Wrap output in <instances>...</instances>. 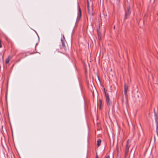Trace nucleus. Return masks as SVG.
Returning a JSON list of instances; mask_svg holds the SVG:
<instances>
[{
  "label": "nucleus",
  "mask_w": 158,
  "mask_h": 158,
  "mask_svg": "<svg viewBox=\"0 0 158 158\" xmlns=\"http://www.w3.org/2000/svg\"><path fill=\"white\" fill-rule=\"evenodd\" d=\"M87 1L88 13L90 15L93 16V13L91 0H90V1L89 0H87Z\"/></svg>",
  "instance_id": "obj_1"
},
{
  "label": "nucleus",
  "mask_w": 158,
  "mask_h": 158,
  "mask_svg": "<svg viewBox=\"0 0 158 158\" xmlns=\"http://www.w3.org/2000/svg\"><path fill=\"white\" fill-rule=\"evenodd\" d=\"M130 8V7L129 6H127V11H126V14L125 16V19H126L128 18V16L130 15V12L129 11V9Z\"/></svg>",
  "instance_id": "obj_2"
},
{
  "label": "nucleus",
  "mask_w": 158,
  "mask_h": 158,
  "mask_svg": "<svg viewBox=\"0 0 158 158\" xmlns=\"http://www.w3.org/2000/svg\"><path fill=\"white\" fill-rule=\"evenodd\" d=\"M105 93L106 98V100L108 105H110V102L108 94L105 91Z\"/></svg>",
  "instance_id": "obj_3"
},
{
  "label": "nucleus",
  "mask_w": 158,
  "mask_h": 158,
  "mask_svg": "<svg viewBox=\"0 0 158 158\" xmlns=\"http://www.w3.org/2000/svg\"><path fill=\"white\" fill-rule=\"evenodd\" d=\"M129 143V140H128L127 142V144L126 147L125 149V154L126 155H127L128 154V151H129V148L130 146V145L128 144Z\"/></svg>",
  "instance_id": "obj_4"
},
{
  "label": "nucleus",
  "mask_w": 158,
  "mask_h": 158,
  "mask_svg": "<svg viewBox=\"0 0 158 158\" xmlns=\"http://www.w3.org/2000/svg\"><path fill=\"white\" fill-rule=\"evenodd\" d=\"M61 40L62 42V46L64 47L65 46L64 44V41H65V38L64 35H63V37L62 38H61Z\"/></svg>",
  "instance_id": "obj_5"
},
{
  "label": "nucleus",
  "mask_w": 158,
  "mask_h": 158,
  "mask_svg": "<svg viewBox=\"0 0 158 158\" xmlns=\"http://www.w3.org/2000/svg\"><path fill=\"white\" fill-rule=\"evenodd\" d=\"M79 13L78 14V16H77V19H80L81 17V9L80 7H79Z\"/></svg>",
  "instance_id": "obj_6"
},
{
  "label": "nucleus",
  "mask_w": 158,
  "mask_h": 158,
  "mask_svg": "<svg viewBox=\"0 0 158 158\" xmlns=\"http://www.w3.org/2000/svg\"><path fill=\"white\" fill-rule=\"evenodd\" d=\"M128 89V86L126 84L124 86V93L126 94Z\"/></svg>",
  "instance_id": "obj_7"
},
{
  "label": "nucleus",
  "mask_w": 158,
  "mask_h": 158,
  "mask_svg": "<svg viewBox=\"0 0 158 158\" xmlns=\"http://www.w3.org/2000/svg\"><path fill=\"white\" fill-rule=\"evenodd\" d=\"M123 102H125V103H127V99L126 96H125V98H123Z\"/></svg>",
  "instance_id": "obj_8"
},
{
  "label": "nucleus",
  "mask_w": 158,
  "mask_h": 158,
  "mask_svg": "<svg viewBox=\"0 0 158 158\" xmlns=\"http://www.w3.org/2000/svg\"><path fill=\"white\" fill-rule=\"evenodd\" d=\"M101 142V140L100 139H99L98 140V141L97 142V146H100Z\"/></svg>",
  "instance_id": "obj_9"
},
{
  "label": "nucleus",
  "mask_w": 158,
  "mask_h": 158,
  "mask_svg": "<svg viewBox=\"0 0 158 158\" xmlns=\"http://www.w3.org/2000/svg\"><path fill=\"white\" fill-rule=\"evenodd\" d=\"M10 59V57L9 56L6 60V64H7L9 63Z\"/></svg>",
  "instance_id": "obj_10"
},
{
  "label": "nucleus",
  "mask_w": 158,
  "mask_h": 158,
  "mask_svg": "<svg viewBox=\"0 0 158 158\" xmlns=\"http://www.w3.org/2000/svg\"><path fill=\"white\" fill-rule=\"evenodd\" d=\"M98 36H100V35H101V33L98 30Z\"/></svg>",
  "instance_id": "obj_11"
},
{
  "label": "nucleus",
  "mask_w": 158,
  "mask_h": 158,
  "mask_svg": "<svg viewBox=\"0 0 158 158\" xmlns=\"http://www.w3.org/2000/svg\"><path fill=\"white\" fill-rule=\"evenodd\" d=\"M99 104H100V109H101V103H102V101L101 100H99Z\"/></svg>",
  "instance_id": "obj_12"
},
{
  "label": "nucleus",
  "mask_w": 158,
  "mask_h": 158,
  "mask_svg": "<svg viewBox=\"0 0 158 158\" xmlns=\"http://www.w3.org/2000/svg\"><path fill=\"white\" fill-rule=\"evenodd\" d=\"M155 119H156V125H157L156 129H157V127H158V123L156 122V118H155Z\"/></svg>",
  "instance_id": "obj_13"
},
{
  "label": "nucleus",
  "mask_w": 158,
  "mask_h": 158,
  "mask_svg": "<svg viewBox=\"0 0 158 158\" xmlns=\"http://www.w3.org/2000/svg\"><path fill=\"white\" fill-rule=\"evenodd\" d=\"M98 36V39H99V40H101V35H100V36Z\"/></svg>",
  "instance_id": "obj_14"
},
{
  "label": "nucleus",
  "mask_w": 158,
  "mask_h": 158,
  "mask_svg": "<svg viewBox=\"0 0 158 158\" xmlns=\"http://www.w3.org/2000/svg\"><path fill=\"white\" fill-rule=\"evenodd\" d=\"M105 158H110V157L109 156H106Z\"/></svg>",
  "instance_id": "obj_15"
},
{
  "label": "nucleus",
  "mask_w": 158,
  "mask_h": 158,
  "mask_svg": "<svg viewBox=\"0 0 158 158\" xmlns=\"http://www.w3.org/2000/svg\"><path fill=\"white\" fill-rule=\"evenodd\" d=\"M2 47V45L1 44V43H0V48L1 47Z\"/></svg>",
  "instance_id": "obj_16"
},
{
  "label": "nucleus",
  "mask_w": 158,
  "mask_h": 158,
  "mask_svg": "<svg viewBox=\"0 0 158 158\" xmlns=\"http://www.w3.org/2000/svg\"><path fill=\"white\" fill-rule=\"evenodd\" d=\"M114 29H115V26H114Z\"/></svg>",
  "instance_id": "obj_17"
},
{
  "label": "nucleus",
  "mask_w": 158,
  "mask_h": 158,
  "mask_svg": "<svg viewBox=\"0 0 158 158\" xmlns=\"http://www.w3.org/2000/svg\"><path fill=\"white\" fill-rule=\"evenodd\" d=\"M96 158H98V157H97H97H96Z\"/></svg>",
  "instance_id": "obj_18"
}]
</instances>
